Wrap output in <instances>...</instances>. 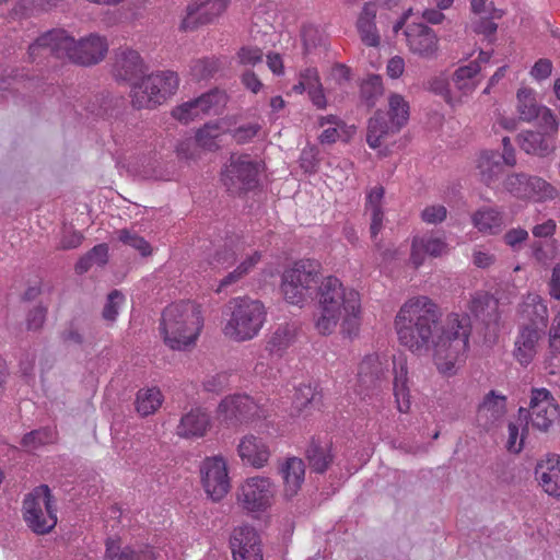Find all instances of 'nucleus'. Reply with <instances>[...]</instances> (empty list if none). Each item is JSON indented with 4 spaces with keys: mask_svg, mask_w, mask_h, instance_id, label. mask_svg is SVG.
I'll return each mask as SVG.
<instances>
[{
    "mask_svg": "<svg viewBox=\"0 0 560 560\" xmlns=\"http://www.w3.org/2000/svg\"><path fill=\"white\" fill-rule=\"evenodd\" d=\"M442 311L427 295L408 299L394 318V329L400 346L418 357L433 355L445 372L468 351L471 322L468 315L451 313L440 325Z\"/></svg>",
    "mask_w": 560,
    "mask_h": 560,
    "instance_id": "obj_1",
    "label": "nucleus"
},
{
    "mask_svg": "<svg viewBox=\"0 0 560 560\" xmlns=\"http://www.w3.org/2000/svg\"><path fill=\"white\" fill-rule=\"evenodd\" d=\"M107 51L108 42L105 36L90 34L75 40L65 30H54L39 36L30 45L28 57L34 60L38 56L51 54L57 58L91 66L102 61Z\"/></svg>",
    "mask_w": 560,
    "mask_h": 560,
    "instance_id": "obj_2",
    "label": "nucleus"
},
{
    "mask_svg": "<svg viewBox=\"0 0 560 560\" xmlns=\"http://www.w3.org/2000/svg\"><path fill=\"white\" fill-rule=\"evenodd\" d=\"M203 327L202 305L196 301H180L163 311L160 335L171 350L188 351L197 345Z\"/></svg>",
    "mask_w": 560,
    "mask_h": 560,
    "instance_id": "obj_3",
    "label": "nucleus"
},
{
    "mask_svg": "<svg viewBox=\"0 0 560 560\" xmlns=\"http://www.w3.org/2000/svg\"><path fill=\"white\" fill-rule=\"evenodd\" d=\"M267 322L265 304L248 295L232 298L224 307L222 334L234 342L256 338Z\"/></svg>",
    "mask_w": 560,
    "mask_h": 560,
    "instance_id": "obj_4",
    "label": "nucleus"
},
{
    "mask_svg": "<svg viewBox=\"0 0 560 560\" xmlns=\"http://www.w3.org/2000/svg\"><path fill=\"white\" fill-rule=\"evenodd\" d=\"M348 291L334 276L325 277L317 289L318 313L314 327L323 336L331 335L348 316Z\"/></svg>",
    "mask_w": 560,
    "mask_h": 560,
    "instance_id": "obj_5",
    "label": "nucleus"
},
{
    "mask_svg": "<svg viewBox=\"0 0 560 560\" xmlns=\"http://www.w3.org/2000/svg\"><path fill=\"white\" fill-rule=\"evenodd\" d=\"M319 264L316 260L302 259L288 267L281 279V292L284 300L303 307L318 284Z\"/></svg>",
    "mask_w": 560,
    "mask_h": 560,
    "instance_id": "obj_6",
    "label": "nucleus"
},
{
    "mask_svg": "<svg viewBox=\"0 0 560 560\" xmlns=\"http://www.w3.org/2000/svg\"><path fill=\"white\" fill-rule=\"evenodd\" d=\"M179 78L171 70L151 73L131 85L130 96L136 108H154L173 96Z\"/></svg>",
    "mask_w": 560,
    "mask_h": 560,
    "instance_id": "obj_7",
    "label": "nucleus"
},
{
    "mask_svg": "<svg viewBox=\"0 0 560 560\" xmlns=\"http://www.w3.org/2000/svg\"><path fill=\"white\" fill-rule=\"evenodd\" d=\"M265 171L258 156L248 153H233L221 172V180L231 192H242L256 188Z\"/></svg>",
    "mask_w": 560,
    "mask_h": 560,
    "instance_id": "obj_8",
    "label": "nucleus"
},
{
    "mask_svg": "<svg viewBox=\"0 0 560 560\" xmlns=\"http://www.w3.org/2000/svg\"><path fill=\"white\" fill-rule=\"evenodd\" d=\"M268 416L266 405L246 394L225 396L217 408V419L228 428L253 424Z\"/></svg>",
    "mask_w": 560,
    "mask_h": 560,
    "instance_id": "obj_9",
    "label": "nucleus"
},
{
    "mask_svg": "<svg viewBox=\"0 0 560 560\" xmlns=\"http://www.w3.org/2000/svg\"><path fill=\"white\" fill-rule=\"evenodd\" d=\"M387 115L389 117L388 120L382 112H376L369 120L366 141L373 149L381 145L382 139L398 132L408 122L410 115L409 103L398 93L389 94Z\"/></svg>",
    "mask_w": 560,
    "mask_h": 560,
    "instance_id": "obj_10",
    "label": "nucleus"
},
{
    "mask_svg": "<svg viewBox=\"0 0 560 560\" xmlns=\"http://www.w3.org/2000/svg\"><path fill=\"white\" fill-rule=\"evenodd\" d=\"M518 421L530 423L533 429L541 433L550 432L560 425V407L547 388H532L529 407L518 409Z\"/></svg>",
    "mask_w": 560,
    "mask_h": 560,
    "instance_id": "obj_11",
    "label": "nucleus"
},
{
    "mask_svg": "<svg viewBox=\"0 0 560 560\" xmlns=\"http://www.w3.org/2000/svg\"><path fill=\"white\" fill-rule=\"evenodd\" d=\"M23 518L28 528L38 535L47 534L55 528L57 514L47 486H39L25 497Z\"/></svg>",
    "mask_w": 560,
    "mask_h": 560,
    "instance_id": "obj_12",
    "label": "nucleus"
},
{
    "mask_svg": "<svg viewBox=\"0 0 560 560\" xmlns=\"http://www.w3.org/2000/svg\"><path fill=\"white\" fill-rule=\"evenodd\" d=\"M277 494L273 480L267 476L245 478L236 489V502L247 513L260 514L268 511Z\"/></svg>",
    "mask_w": 560,
    "mask_h": 560,
    "instance_id": "obj_13",
    "label": "nucleus"
},
{
    "mask_svg": "<svg viewBox=\"0 0 560 560\" xmlns=\"http://www.w3.org/2000/svg\"><path fill=\"white\" fill-rule=\"evenodd\" d=\"M503 188L517 199H533L537 202L552 200L558 190L550 183L526 173H513L503 180Z\"/></svg>",
    "mask_w": 560,
    "mask_h": 560,
    "instance_id": "obj_14",
    "label": "nucleus"
},
{
    "mask_svg": "<svg viewBox=\"0 0 560 560\" xmlns=\"http://www.w3.org/2000/svg\"><path fill=\"white\" fill-rule=\"evenodd\" d=\"M201 483L207 495L221 501L231 489L228 463L222 456L207 457L200 466Z\"/></svg>",
    "mask_w": 560,
    "mask_h": 560,
    "instance_id": "obj_15",
    "label": "nucleus"
},
{
    "mask_svg": "<svg viewBox=\"0 0 560 560\" xmlns=\"http://www.w3.org/2000/svg\"><path fill=\"white\" fill-rule=\"evenodd\" d=\"M225 104V93L214 90L175 107L172 115L178 121L188 124L205 115L218 114Z\"/></svg>",
    "mask_w": 560,
    "mask_h": 560,
    "instance_id": "obj_16",
    "label": "nucleus"
},
{
    "mask_svg": "<svg viewBox=\"0 0 560 560\" xmlns=\"http://www.w3.org/2000/svg\"><path fill=\"white\" fill-rule=\"evenodd\" d=\"M231 0H191L186 7L179 28L188 32L214 22L229 8Z\"/></svg>",
    "mask_w": 560,
    "mask_h": 560,
    "instance_id": "obj_17",
    "label": "nucleus"
},
{
    "mask_svg": "<svg viewBox=\"0 0 560 560\" xmlns=\"http://www.w3.org/2000/svg\"><path fill=\"white\" fill-rule=\"evenodd\" d=\"M409 50L421 59L431 60L438 57L439 37L423 23L408 24L404 31Z\"/></svg>",
    "mask_w": 560,
    "mask_h": 560,
    "instance_id": "obj_18",
    "label": "nucleus"
},
{
    "mask_svg": "<svg viewBox=\"0 0 560 560\" xmlns=\"http://www.w3.org/2000/svg\"><path fill=\"white\" fill-rule=\"evenodd\" d=\"M230 547L233 560H264L259 534L249 526L234 528Z\"/></svg>",
    "mask_w": 560,
    "mask_h": 560,
    "instance_id": "obj_19",
    "label": "nucleus"
},
{
    "mask_svg": "<svg viewBox=\"0 0 560 560\" xmlns=\"http://www.w3.org/2000/svg\"><path fill=\"white\" fill-rule=\"evenodd\" d=\"M236 453L243 464L255 469L266 467L271 457L268 442L254 433H247L240 438Z\"/></svg>",
    "mask_w": 560,
    "mask_h": 560,
    "instance_id": "obj_20",
    "label": "nucleus"
},
{
    "mask_svg": "<svg viewBox=\"0 0 560 560\" xmlns=\"http://www.w3.org/2000/svg\"><path fill=\"white\" fill-rule=\"evenodd\" d=\"M505 413L506 396L490 390L478 406L476 421L479 428L489 432L500 425Z\"/></svg>",
    "mask_w": 560,
    "mask_h": 560,
    "instance_id": "obj_21",
    "label": "nucleus"
},
{
    "mask_svg": "<svg viewBox=\"0 0 560 560\" xmlns=\"http://www.w3.org/2000/svg\"><path fill=\"white\" fill-rule=\"evenodd\" d=\"M211 427L209 412L201 407H194L182 416L176 434L183 439H201L207 435Z\"/></svg>",
    "mask_w": 560,
    "mask_h": 560,
    "instance_id": "obj_22",
    "label": "nucleus"
},
{
    "mask_svg": "<svg viewBox=\"0 0 560 560\" xmlns=\"http://www.w3.org/2000/svg\"><path fill=\"white\" fill-rule=\"evenodd\" d=\"M535 477L542 490L560 499V455L548 454L535 467Z\"/></svg>",
    "mask_w": 560,
    "mask_h": 560,
    "instance_id": "obj_23",
    "label": "nucleus"
},
{
    "mask_svg": "<svg viewBox=\"0 0 560 560\" xmlns=\"http://www.w3.org/2000/svg\"><path fill=\"white\" fill-rule=\"evenodd\" d=\"M145 70V65L138 51L122 48L116 51L113 73L117 80L132 82Z\"/></svg>",
    "mask_w": 560,
    "mask_h": 560,
    "instance_id": "obj_24",
    "label": "nucleus"
},
{
    "mask_svg": "<svg viewBox=\"0 0 560 560\" xmlns=\"http://www.w3.org/2000/svg\"><path fill=\"white\" fill-rule=\"evenodd\" d=\"M279 474L283 481V495L292 499L299 493L305 479L304 462L295 456L287 457L279 463Z\"/></svg>",
    "mask_w": 560,
    "mask_h": 560,
    "instance_id": "obj_25",
    "label": "nucleus"
},
{
    "mask_svg": "<svg viewBox=\"0 0 560 560\" xmlns=\"http://www.w3.org/2000/svg\"><path fill=\"white\" fill-rule=\"evenodd\" d=\"M468 310L487 327L498 326L501 320L499 312V301L486 292H477L471 295L468 303Z\"/></svg>",
    "mask_w": 560,
    "mask_h": 560,
    "instance_id": "obj_26",
    "label": "nucleus"
},
{
    "mask_svg": "<svg viewBox=\"0 0 560 560\" xmlns=\"http://www.w3.org/2000/svg\"><path fill=\"white\" fill-rule=\"evenodd\" d=\"M166 556L161 549L145 547L144 549L135 550L130 547L121 548L120 541L108 539L106 542V560H163Z\"/></svg>",
    "mask_w": 560,
    "mask_h": 560,
    "instance_id": "obj_27",
    "label": "nucleus"
},
{
    "mask_svg": "<svg viewBox=\"0 0 560 560\" xmlns=\"http://www.w3.org/2000/svg\"><path fill=\"white\" fill-rule=\"evenodd\" d=\"M539 330L532 326H522L514 342L513 354L522 365H528L537 353V345L540 339Z\"/></svg>",
    "mask_w": 560,
    "mask_h": 560,
    "instance_id": "obj_28",
    "label": "nucleus"
},
{
    "mask_svg": "<svg viewBox=\"0 0 560 560\" xmlns=\"http://www.w3.org/2000/svg\"><path fill=\"white\" fill-rule=\"evenodd\" d=\"M317 410H319V395L316 388L311 384L298 386L292 400L291 416L307 419Z\"/></svg>",
    "mask_w": 560,
    "mask_h": 560,
    "instance_id": "obj_29",
    "label": "nucleus"
},
{
    "mask_svg": "<svg viewBox=\"0 0 560 560\" xmlns=\"http://www.w3.org/2000/svg\"><path fill=\"white\" fill-rule=\"evenodd\" d=\"M520 314L528 324L525 326L536 327L544 330L548 324V307L541 296L528 293L520 305Z\"/></svg>",
    "mask_w": 560,
    "mask_h": 560,
    "instance_id": "obj_30",
    "label": "nucleus"
},
{
    "mask_svg": "<svg viewBox=\"0 0 560 560\" xmlns=\"http://www.w3.org/2000/svg\"><path fill=\"white\" fill-rule=\"evenodd\" d=\"M504 212L495 207H481L471 215V223L485 235H497L505 226Z\"/></svg>",
    "mask_w": 560,
    "mask_h": 560,
    "instance_id": "obj_31",
    "label": "nucleus"
},
{
    "mask_svg": "<svg viewBox=\"0 0 560 560\" xmlns=\"http://www.w3.org/2000/svg\"><path fill=\"white\" fill-rule=\"evenodd\" d=\"M377 7L373 2H366L357 21V30L361 42L369 47H377L381 35L375 24Z\"/></svg>",
    "mask_w": 560,
    "mask_h": 560,
    "instance_id": "obj_32",
    "label": "nucleus"
},
{
    "mask_svg": "<svg viewBox=\"0 0 560 560\" xmlns=\"http://www.w3.org/2000/svg\"><path fill=\"white\" fill-rule=\"evenodd\" d=\"M383 375V366L377 354H368L359 364L358 386L363 390L374 389Z\"/></svg>",
    "mask_w": 560,
    "mask_h": 560,
    "instance_id": "obj_33",
    "label": "nucleus"
},
{
    "mask_svg": "<svg viewBox=\"0 0 560 560\" xmlns=\"http://www.w3.org/2000/svg\"><path fill=\"white\" fill-rule=\"evenodd\" d=\"M305 456L311 468L319 474L328 469L334 458L330 443L315 438L310 441Z\"/></svg>",
    "mask_w": 560,
    "mask_h": 560,
    "instance_id": "obj_34",
    "label": "nucleus"
},
{
    "mask_svg": "<svg viewBox=\"0 0 560 560\" xmlns=\"http://www.w3.org/2000/svg\"><path fill=\"white\" fill-rule=\"evenodd\" d=\"M477 167L481 182L490 186L503 173V162L500 153L498 151H483L479 156Z\"/></svg>",
    "mask_w": 560,
    "mask_h": 560,
    "instance_id": "obj_35",
    "label": "nucleus"
},
{
    "mask_svg": "<svg viewBox=\"0 0 560 560\" xmlns=\"http://www.w3.org/2000/svg\"><path fill=\"white\" fill-rule=\"evenodd\" d=\"M480 70L481 67L477 61H471L466 66L457 68L452 77L455 88L463 95L471 94L478 86L479 80L477 79V75Z\"/></svg>",
    "mask_w": 560,
    "mask_h": 560,
    "instance_id": "obj_36",
    "label": "nucleus"
},
{
    "mask_svg": "<svg viewBox=\"0 0 560 560\" xmlns=\"http://www.w3.org/2000/svg\"><path fill=\"white\" fill-rule=\"evenodd\" d=\"M384 188L382 186L373 187L366 196V211L371 214L370 233L373 238L377 236L383 226L384 213L382 210V200L384 197Z\"/></svg>",
    "mask_w": 560,
    "mask_h": 560,
    "instance_id": "obj_37",
    "label": "nucleus"
},
{
    "mask_svg": "<svg viewBox=\"0 0 560 560\" xmlns=\"http://www.w3.org/2000/svg\"><path fill=\"white\" fill-rule=\"evenodd\" d=\"M518 144L527 154L545 156L552 151V145L545 135L537 131H525L518 135Z\"/></svg>",
    "mask_w": 560,
    "mask_h": 560,
    "instance_id": "obj_38",
    "label": "nucleus"
},
{
    "mask_svg": "<svg viewBox=\"0 0 560 560\" xmlns=\"http://www.w3.org/2000/svg\"><path fill=\"white\" fill-rule=\"evenodd\" d=\"M163 402V395L160 388L147 387L137 393L136 409L139 415L145 417L153 415Z\"/></svg>",
    "mask_w": 560,
    "mask_h": 560,
    "instance_id": "obj_39",
    "label": "nucleus"
},
{
    "mask_svg": "<svg viewBox=\"0 0 560 560\" xmlns=\"http://www.w3.org/2000/svg\"><path fill=\"white\" fill-rule=\"evenodd\" d=\"M516 98V108L521 120L529 122L538 118L542 106L536 102L533 90L527 88L520 89Z\"/></svg>",
    "mask_w": 560,
    "mask_h": 560,
    "instance_id": "obj_40",
    "label": "nucleus"
},
{
    "mask_svg": "<svg viewBox=\"0 0 560 560\" xmlns=\"http://www.w3.org/2000/svg\"><path fill=\"white\" fill-rule=\"evenodd\" d=\"M228 131H230V125L224 119L215 122H208L198 130L196 141L200 147L212 150L217 148V139Z\"/></svg>",
    "mask_w": 560,
    "mask_h": 560,
    "instance_id": "obj_41",
    "label": "nucleus"
},
{
    "mask_svg": "<svg viewBox=\"0 0 560 560\" xmlns=\"http://www.w3.org/2000/svg\"><path fill=\"white\" fill-rule=\"evenodd\" d=\"M296 328L290 324H283L276 328L268 341V349L272 353H281L295 340Z\"/></svg>",
    "mask_w": 560,
    "mask_h": 560,
    "instance_id": "obj_42",
    "label": "nucleus"
},
{
    "mask_svg": "<svg viewBox=\"0 0 560 560\" xmlns=\"http://www.w3.org/2000/svg\"><path fill=\"white\" fill-rule=\"evenodd\" d=\"M394 396L397 404V409L400 412H407L410 408V395L407 386V369L401 365L399 371H396L394 384Z\"/></svg>",
    "mask_w": 560,
    "mask_h": 560,
    "instance_id": "obj_43",
    "label": "nucleus"
},
{
    "mask_svg": "<svg viewBox=\"0 0 560 560\" xmlns=\"http://www.w3.org/2000/svg\"><path fill=\"white\" fill-rule=\"evenodd\" d=\"M382 78L377 74H370L360 84V97L368 108L375 105L377 98L383 94Z\"/></svg>",
    "mask_w": 560,
    "mask_h": 560,
    "instance_id": "obj_44",
    "label": "nucleus"
},
{
    "mask_svg": "<svg viewBox=\"0 0 560 560\" xmlns=\"http://www.w3.org/2000/svg\"><path fill=\"white\" fill-rule=\"evenodd\" d=\"M108 259V247L106 244L94 246L84 257H82L75 269L79 273L88 271L93 266H104Z\"/></svg>",
    "mask_w": 560,
    "mask_h": 560,
    "instance_id": "obj_45",
    "label": "nucleus"
},
{
    "mask_svg": "<svg viewBox=\"0 0 560 560\" xmlns=\"http://www.w3.org/2000/svg\"><path fill=\"white\" fill-rule=\"evenodd\" d=\"M260 260V254L258 252L253 253L245 260H243L237 268L224 277L217 289L220 292L225 287L238 281L242 277L247 275L249 270Z\"/></svg>",
    "mask_w": 560,
    "mask_h": 560,
    "instance_id": "obj_46",
    "label": "nucleus"
},
{
    "mask_svg": "<svg viewBox=\"0 0 560 560\" xmlns=\"http://www.w3.org/2000/svg\"><path fill=\"white\" fill-rule=\"evenodd\" d=\"M528 433L527 423H525L520 432V424L512 421L508 424V440L505 448L513 454H518L524 447V441Z\"/></svg>",
    "mask_w": 560,
    "mask_h": 560,
    "instance_id": "obj_47",
    "label": "nucleus"
},
{
    "mask_svg": "<svg viewBox=\"0 0 560 560\" xmlns=\"http://www.w3.org/2000/svg\"><path fill=\"white\" fill-rule=\"evenodd\" d=\"M56 439V432L51 428H44L32 431L23 438V446L27 451H35L40 445L52 443Z\"/></svg>",
    "mask_w": 560,
    "mask_h": 560,
    "instance_id": "obj_48",
    "label": "nucleus"
},
{
    "mask_svg": "<svg viewBox=\"0 0 560 560\" xmlns=\"http://www.w3.org/2000/svg\"><path fill=\"white\" fill-rule=\"evenodd\" d=\"M416 237L419 241V245L422 246L431 257H441L448 252V245L444 236H435L431 234Z\"/></svg>",
    "mask_w": 560,
    "mask_h": 560,
    "instance_id": "obj_49",
    "label": "nucleus"
},
{
    "mask_svg": "<svg viewBox=\"0 0 560 560\" xmlns=\"http://www.w3.org/2000/svg\"><path fill=\"white\" fill-rule=\"evenodd\" d=\"M118 240L138 250L142 256H148L152 253L150 244L142 236L131 231L120 230L118 232Z\"/></svg>",
    "mask_w": 560,
    "mask_h": 560,
    "instance_id": "obj_50",
    "label": "nucleus"
},
{
    "mask_svg": "<svg viewBox=\"0 0 560 560\" xmlns=\"http://www.w3.org/2000/svg\"><path fill=\"white\" fill-rule=\"evenodd\" d=\"M218 68L213 58H202L195 60L190 66V73L196 80H202L211 77Z\"/></svg>",
    "mask_w": 560,
    "mask_h": 560,
    "instance_id": "obj_51",
    "label": "nucleus"
},
{
    "mask_svg": "<svg viewBox=\"0 0 560 560\" xmlns=\"http://www.w3.org/2000/svg\"><path fill=\"white\" fill-rule=\"evenodd\" d=\"M124 303L125 296L121 292L117 290L110 292L107 296V302L103 310V317L106 320L114 322Z\"/></svg>",
    "mask_w": 560,
    "mask_h": 560,
    "instance_id": "obj_52",
    "label": "nucleus"
},
{
    "mask_svg": "<svg viewBox=\"0 0 560 560\" xmlns=\"http://www.w3.org/2000/svg\"><path fill=\"white\" fill-rule=\"evenodd\" d=\"M421 220L427 224H440L447 217V209L442 205H430L421 211Z\"/></svg>",
    "mask_w": 560,
    "mask_h": 560,
    "instance_id": "obj_53",
    "label": "nucleus"
},
{
    "mask_svg": "<svg viewBox=\"0 0 560 560\" xmlns=\"http://www.w3.org/2000/svg\"><path fill=\"white\" fill-rule=\"evenodd\" d=\"M237 58L243 66H255L262 60V51L258 47H243L237 52Z\"/></svg>",
    "mask_w": 560,
    "mask_h": 560,
    "instance_id": "obj_54",
    "label": "nucleus"
},
{
    "mask_svg": "<svg viewBox=\"0 0 560 560\" xmlns=\"http://www.w3.org/2000/svg\"><path fill=\"white\" fill-rule=\"evenodd\" d=\"M259 129L258 124L243 125L232 131V137L237 143H246L258 133Z\"/></svg>",
    "mask_w": 560,
    "mask_h": 560,
    "instance_id": "obj_55",
    "label": "nucleus"
},
{
    "mask_svg": "<svg viewBox=\"0 0 560 560\" xmlns=\"http://www.w3.org/2000/svg\"><path fill=\"white\" fill-rule=\"evenodd\" d=\"M549 350L552 355L560 354V312L555 316L549 329Z\"/></svg>",
    "mask_w": 560,
    "mask_h": 560,
    "instance_id": "obj_56",
    "label": "nucleus"
},
{
    "mask_svg": "<svg viewBox=\"0 0 560 560\" xmlns=\"http://www.w3.org/2000/svg\"><path fill=\"white\" fill-rule=\"evenodd\" d=\"M539 112L540 113H539L538 118L540 119V121H539L540 127L544 128L546 132H548V131L557 132L559 124H558L555 115L552 114V112L546 106H542L541 110H539Z\"/></svg>",
    "mask_w": 560,
    "mask_h": 560,
    "instance_id": "obj_57",
    "label": "nucleus"
},
{
    "mask_svg": "<svg viewBox=\"0 0 560 560\" xmlns=\"http://www.w3.org/2000/svg\"><path fill=\"white\" fill-rule=\"evenodd\" d=\"M552 71V62L549 59H539L535 62L534 67L532 68L530 74L536 80H545L547 79Z\"/></svg>",
    "mask_w": 560,
    "mask_h": 560,
    "instance_id": "obj_58",
    "label": "nucleus"
},
{
    "mask_svg": "<svg viewBox=\"0 0 560 560\" xmlns=\"http://www.w3.org/2000/svg\"><path fill=\"white\" fill-rule=\"evenodd\" d=\"M503 238L506 245L515 248L528 238V232L522 228L511 229L504 234Z\"/></svg>",
    "mask_w": 560,
    "mask_h": 560,
    "instance_id": "obj_59",
    "label": "nucleus"
},
{
    "mask_svg": "<svg viewBox=\"0 0 560 560\" xmlns=\"http://www.w3.org/2000/svg\"><path fill=\"white\" fill-rule=\"evenodd\" d=\"M405 70V60L400 56L392 57L386 66V72L389 78L398 79L402 75Z\"/></svg>",
    "mask_w": 560,
    "mask_h": 560,
    "instance_id": "obj_60",
    "label": "nucleus"
},
{
    "mask_svg": "<svg viewBox=\"0 0 560 560\" xmlns=\"http://www.w3.org/2000/svg\"><path fill=\"white\" fill-rule=\"evenodd\" d=\"M427 252L419 245L418 238L415 236L411 242L410 262L415 268H419L425 259Z\"/></svg>",
    "mask_w": 560,
    "mask_h": 560,
    "instance_id": "obj_61",
    "label": "nucleus"
},
{
    "mask_svg": "<svg viewBox=\"0 0 560 560\" xmlns=\"http://www.w3.org/2000/svg\"><path fill=\"white\" fill-rule=\"evenodd\" d=\"M497 30V23L490 19H479L474 23V32L477 34H483L487 37L494 35Z\"/></svg>",
    "mask_w": 560,
    "mask_h": 560,
    "instance_id": "obj_62",
    "label": "nucleus"
},
{
    "mask_svg": "<svg viewBox=\"0 0 560 560\" xmlns=\"http://www.w3.org/2000/svg\"><path fill=\"white\" fill-rule=\"evenodd\" d=\"M556 228L557 225L555 220L548 219L547 221L540 224H536L533 228L532 233L535 237H549L553 235Z\"/></svg>",
    "mask_w": 560,
    "mask_h": 560,
    "instance_id": "obj_63",
    "label": "nucleus"
},
{
    "mask_svg": "<svg viewBox=\"0 0 560 560\" xmlns=\"http://www.w3.org/2000/svg\"><path fill=\"white\" fill-rule=\"evenodd\" d=\"M549 293L556 299L560 300V266L557 265L552 269L551 279L549 281Z\"/></svg>",
    "mask_w": 560,
    "mask_h": 560,
    "instance_id": "obj_64",
    "label": "nucleus"
}]
</instances>
